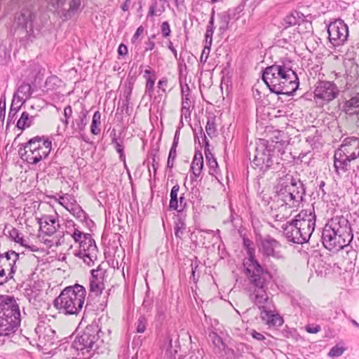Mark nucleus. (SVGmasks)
<instances>
[{"mask_svg":"<svg viewBox=\"0 0 359 359\" xmlns=\"http://www.w3.org/2000/svg\"><path fill=\"white\" fill-rule=\"evenodd\" d=\"M353 238L351 224L344 216H335L325 224L322 232L323 244L330 251H339Z\"/></svg>","mask_w":359,"mask_h":359,"instance_id":"f257e3e1","label":"nucleus"},{"mask_svg":"<svg viewBox=\"0 0 359 359\" xmlns=\"http://www.w3.org/2000/svg\"><path fill=\"white\" fill-rule=\"evenodd\" d=\"M86 296V288L79 284L66 287L53 302V305L65 315H78L81 311Z\"/></svg>","mask_w":359,"mask_h":359,"instance_id":"f03ea898","label":"nucleus"},{"mask_svg":"<svg viewBox=\"0 0 359 359\" xmlns=\"http://www.w3.org/2000/svg\"><path fill=\"white\" fill-rule=\"evenodd\" d=\"M52 148V142L45 136H36L22 144L18 150L20 158L27 163L37 164L46 158Z\"/></svg>","mask_w":359,"mask_h":359,"instance_id":"7ed1b4c3","label":"nucleus"},{"mask_svg":"<svg viewBox=\"0 0 359 359\" xmlns=\"http://www.w3.org/2000/svg\"><path fill=\"white\" fill-rule=\"evenodd\" d=\"M100 330L97 326L88 325L87 326L83 333L76 337L73 341L72 347L84 353V351L89 353L90 351H95L99 348V343L102 342L99 335Z\"/></svg>","mask_w":359,"mask_h":359,"instance_id":"20e7f679","label":"nucleus"},{"mask_svg":"<svg viewBox=\"0 0 359 359\" xmlns=\"http://www.w3.org/2000/svg\"><path fill=\"white\" fill-rule=\"evenodd\" d=\"M243 266L244 272L252 287L267 288L271 275L257 260L251 262H243Z\"/></svg>","mask_w":359,"mask_h":359,"instance_id":"39448f33","label":"nucleus"},{"mask_svg":"<svg viewBox=\"0 0 359 359\" xmlns=\"http://www.w3.org/2000/svg\"><path fill=\"white\" fill-rule=\"evenodd\" d=\"M292 221L310 238L316 226V216L314 208L302 210Z\"/></svg>","mask_w":359,"mask_h":359,"instance_id":"423d86ee","label":"nucleus"},{"mask_svg":"<svg viewBox=\"0 0 359 359\" xmlns=\"http://www.w3.org/2000/svg\"><path fill=\"white\" fill-rule=\"evenodd\" d=\"M330 41L334 46L341 45L348 36L347 25L342 20H336L327 26Z\"/></svg>","mask_w":359,"mask_h":359,"instance_id":"0eeeda50","label":"nucleus"},{"mask_svg":"<svg viewBox=\"0 0 359 359\" xmlns=\"http://www.w3.org/2000/svg\"><path fill=\"white\" fill-rule=\"evenodd\" d=\"M106 270L99 265L96 269L91 271L89 281V297H98L102 294L105 288Z\"/></svg>","mask_w":359,"mask_h":359,"instance_id":"6e6552de","label":"nucleus"},{"mask_svg":"<svg viewBox=\"0 0 359 359\" xmlns=\"http://www.w3.org/2000/svg\"><path fill=\"white\" fill-rule=\"evenodd\" d=\"M0 315L10 320H20L19 304L14 297L8 295L0 296Z\"/></svg>","mask_w":359,"mask_h":359,"instance_id":"1a4fd4ad","label":"nucleus"},{"mask_svg":"<svg viewBox=\"0 0 359 359\" xmlns=\"http://www.w3.org/2000/svg\"><path fill=\"white\" fill-rule=\"evenodd\" d=\"M97 252L95 241L90 235L89 238L83 241V243L79 247V250L75 253V256L83 259V262L90 266L97 259Z\"/></svg>","mask_w":359,"mask_h":359,"instance_id":"9d476101","label":"nucleus"},{"mask_svg":"<svg viewBox=\"0 0 359 359\" xmlns=\"http://www.w3.org/2000/svg\"><path fill=\"white\" fill-rule=\"evenodd\" d=\"M314 95L318 98L330 102L337 97L339 89L332 81H320L316 83Z\"/></svg>","mask_w":359,"mask_h":359,"instance_id":"9b49d317","label":"nucleus"},{"mask_svg":"<svg viewBox=\"0 0 359 359\" xmlns=\"http://www.w3.org/2000/svg\"><path fill=\"white\" fill-rule=\"evenodd\" d=\"M34 18V13L28 8L22 9L15 17V23L18 27L25 30L29 38L34 36L33 21Z\"/></svg>","mask_w":359,"mask_h":359,"instance_id":"f8f14e48","label":"nucleus"},{"mask_svg":"<svg viewBox=\"0 0 359 359\" xmlns=\"http://www.w3.org/2000/svg\"><path fill=\"white\" fill-rule=\"evenodd\" d=\"M287 74L288 75L284 78L280 79L279 86L280 88L278 91L276 90L275 94L292 95L298 89L299 79L296 72L292 69Z\"/></svg>","mask_w":359,"mask_h":359,"instance_id":"ddd939ff","label":"nucleus"},{"mask_svg":"<svg viewBox=\"0 0 359 359\" xmlns=\"http://www.w3.org/2000/svg\"><path fill=\"white\" fill-rule=\"evenodd\" d=\"M283 232L287 239L293 243L304 244L310 239L292 220L287 222Z\"/></svg>","mask_w":359,"mask_h":359,"instance_id":"4468645a","label":"nucleus"},{"mask_svg":"<svg viewBox=\"0 0 359 359\" xmlns=\"http://www.w3.org/2000/svg\"><path fill=\"white\" fill-rule=\"evenodd\" d=\"M18 258L19 254L13 250L0 255V268L10 275L9 278H13L16 270L15 263Z\"/></svg>","mask_w":359,"mask_h":359,"instance_id":"2eb2a0df","label":"nucleus"},{"mask_svg":"<svg viewBox=\"0 0 359 359\" xmlns=\"http://www.w3.org/2000/svg\"><path fill=\"white\" fill-rule=\"evenodd\" d=\"M335 152L351 160L355 159L359 156V140L355 137L351 138L349 141L345 140Z\"/></svg>","mask_w":359,"mask_h":359,"instance_id":"dca6fc26","label":"nucleus"},{"mask_svg":"<svg viewBox=\"0 0 359 359\" xmlns=\"http://www.w3.org/2000/svg\"><path fill=\"white\" fill-rule=\"evenodd\" d=\"M261 247L263 255L266 257H281L280 249L281 244L275 238L267 236L261 240Z\"/></svg>","mask_w":359,"mask_h":359,"instance_id":"f3484780","label":"nucleus"},{"mask_svg":"<svg viewBox=\"0 0 359 359\" xmlns=\"http://www.w3.org/2000/svg\"><path fill=\"white\" fill-rule=\"evenodd\" d=\"M40 231L46 235L54 234L60 228L57 216L44 215L39 220Z\"/></svg>","mask_w":359,"mask_h":359,"instance_id":"a211bd4d","label":"nucleus"},{"mask_svg":"<svg viewBox=\"0 0 359 359\" xmlns=\"http://www.w3.org/2000/svg\"><path fill=\"white\" fill-rule=\"evenodd\" d=\"M270 151L263 144L259 148L256 147L255 152L252 154V160L251 165L255 169H264L266 168L264 161L266 159L269 155Z\"/></svg>","mask_w":359,"mask_h":359,"instance_id":"6ab92c4d","label":"nucleus"},{"mask_svg":"<svg viewBox=\"0 0 359 359\" xmlns=\"http://www.w3.org/2000/svg\"><path fill=\"white\" fill-rule=\"evenodd\" d=\"M20 320H12L0 315V336H9L15 332Z\"/></svg>","mask_w":359,"mask_h":359,"instance_id":"aec40b11","label":"nucleus"},{"mask_svg":"<svg viewBox=\"0 0 359 359\" xmlns=\"http://www.w3.org/2000/svg\"><path fill=\"white\" fill-rule=\"evenodd\" d=\"M267 288L253 287L252 294H251L252 300L259 309L266 307L269 303V296L266 293Z\"/></svg>","mask_w":359,"mask_h":359,"instance_id":"412c9836","label":"nucleus"},{"mask_svg":"<svg viewBox=\"0 0 359 359\" xmlns=\"http://www.w3.org/2000/svg\"><path fill=\"white\" fill-rule=\"evenodd\" d=\"M304 18L305 16L300 12L292 11L283 19L281 25L284 29L299 25L301 22H304Z\"/></svg>","mask_w":359,"mask_h":359,"instance_id":"4be33fe9","label":"nucleus"},{"mask_svg":"<svg viewBox=\"0 0 359 359\" xmlns=\"http://www.w3.org/2000/svg\"><path fill=\"white\" fill-rule=\"evenodd\" d=\"M352 160L344 156L334 152V167L336 173L339 175L341 172L344 173L350 169V162Z\"/></svg>","mask_w":359,"mask_h":359,"instance_id":"5701e85b","label":"nucleus"},{"mask_svg":"<svg viewBox=\"0 0 359 359\" xmlns=\"http://www.w3.org/2000/svg\"><path fill=\"white\" fill-rule=\"evenodd\" d=\"M289 191L290 194H291L290 198H293V201H294L297 205L303 201L305 195V188L299 178L295 180L294 184L291 185Z\"/></svg>","mask_w":359,"mask_h":359,"instance_id":"b1692460","label":"nucleus"},{"mask_svg":"<svg viewBox=\"0 0 359 359\" xmlns=\"http://www.w3.org/2000/svg\"><path fill=\"white\" fill-rule=\"evenodd\" d=\"M201 134L203 135V142L205 146V158H206L207 163L210 167L209 173L210 175H214L215 173H216V169L217 168L218 164H217V162L216 159L215 158L213 154L211 153V151L210 150L209 141L208 140L205 135L204 133H203L202 129L201 130Z\"/></svg>","mask_w":359,"mask_h":359,"instance_id":"393cba45","label":"nucleus"},{"mask_svg":"<svg viewBox=\"0 0 359 359\" xmlns=\"http://www.w3.org/2000/svg\"><path fill=\"white\" fill-rule=\"evenodd\" d=\"M272 73L267 72V67L264 69L262 73V79L271 93H275L276 90L278 91L280 86L278 76L276 74L271 75Z\"/></svg>","mask_w":359,"mask_h":359,"instance_id":"a878e982","label":"nucleus"},{"mask_svg":"<svg viewBox=\"0 0 359 359\" xmlns=\"http://www.w3.org/2000/svg\"><path fill=\"white\" fill-rule=\"evenodd\" d=\"M33 91L30 84L23 83L19 86L18 91L14 93L13 99L22 101V104H24L27 100L31 97Z\"/></svg>","mask_w":359,"mask_h":359,"instance_id":"bb28decb","label":"nucleus"},{"mask_svg":"<svg viewBox=\"0 0 359 359\" xmlns=\"http://www.w3.org/2000/svg\"><path fill=\"white\" fill-rule=\"evenodd\" d=\"M187 94H185V91L184 88H182V108H181V116L182 118H184L185 119H188L191 116V102L189 99V93L190 89L189 86L187 85Z\"/></svg>","mask_w":359,"mask_h":359,"instance_id":"cd10ccee","label":"nucleus"},{"mask_svg":"<svg viewBox=\"0 0 359 359\" xmlns=\"http://www.w3.org/2000/svg\"><path fill=\"white\" fill-rule=\"evenodd\" d=\"M292 67L290 64L283 63L281 65L274 64L271 66L267 67V72L272 73L271 75H274V74H278L279 76L278 79H282L288 75V72L292 70Z\"/></svg>","mask_w":359,"mask_h":359,"instance_id":"c85d7f7f","label":"nucleus"},{"mask_svg":"<svg viewBox=\"0 0 359 359\" xmlns=\"http://www.w3.org/2000/svg\"><path fill=\"white\" fill-rule=\"evenodd\" d=\"M87 114L86 110H82L78 117L72 121V128L74 132L79 133L85 129L87 124Z\"/></svg>","mask_w":359,"mask_h":359,"instance_id":"c756f323","label":"nucleus"},{"mask_svg":"<svg viewBox=\"0 0 359 359\" xmlns=\"http://www.w3.org/2000/svg\"><path fill=\"white\" fill-rule=\"evenodd\" d=\"M297 179L291 173L283 174L278 177L276 189H280V190L283 189H290L291 185L294 184Z\"/></svg>","mask_w":359,"mask_h":359,"instance_id":"7c9ffc66","label":"nucleus"},{"mask_svg":"<svg viewBox=\"0 0 359 359\" xmlns=\"http://www.w3.org/2000/svg\"><path fill=\"white\" fill-rule=\"evenodd\" d=\"M357 109H359V93L347 100L344 105V111L347 114H355Z\"/></svg>","mask_w":359,"mask_h":359,"instance_id":"2f4dec72","label":"nucleus"},{"mask_svg":"<svg viewBox=\"0 0 359 359\" xmlns=\"http://www.w3.org/2000/svg\"><path fill=\"white\" fill-rule=\"evenodd\" d=\"M276 195L280 201H282L286 205H289V207H294L297 205L294 201H293V198H290L291 194H290L289 189H276Z\"/></svg>","mask_w":359,"mask_h":359,"instance_id":"473e14b6","label":"nucleus"},{"mask_svg":"<svg viewBox=\"0 0 359 359\" xmlns=\"http://www.w3.org/2000/svg\"><path fill=\"white\" fill-rule=\"evenodd\" d=\"M34 116H30L29 113L27 111H24L22 113L20 118L18 119L16 127L23 130L25 128L29 127L34 121Z\"/></svg>","mask_w":359,"mask_h":359,"instance_id":"72a5a7b5","label":"nucleus"},{"mask_svg":"<svg viewBox=\"0 0 359 359\" xmlns=\"http://www.w3.org/2000/svg\"><path fill=\"white\" fill-rule=\"evenodd\" d=\"M114 135L111 139V143L114 145L116 151L119 154V158L121 161L126 162V156L124 155V146H123V140H118L116 137V133L113 130Z\"/></svg>","mask_w":359,"mask_h":359,"instance_id":"f704fd0d","label":"nucleus"},{"mask_svg":"<svg viewBox=\"0 0 359 359\" xmlns=\"http://www.w3.org/2000/svg\"><path fill=\"white\" fill-rule=\"evenodd\" d=\"M180 190V186L176 184L172 187L170 191V201L169 204L170 210H177L179 208L178 205V200H177V193Z\"/></svg>","mask_w":359,"mask_h":359,"instance_id":"c9c22d12","label":"nucleus"},{"mask_svg":"<svg viewBox=\"0 0 359 359\" xmlns=\"http://www.w3.org/2000/svg\"><path fill=\"white\" fill-rule=\"evenodd\" d=\"M75 217L81 220L86 218V213L81 209V208L75 203H70V207L67 210Z\"/></svg>","mask_w":359,"mask_h":359,"instance_id":"e433bc0d","label":"nucleus"},{"mask_svg":"<svg viewBox=\"0 0 359 359\" xmlns=\"http://www.w3.org/2000/svg\"><path fill=\"white\" fill-rule=\"evenodd\" d=\"M101 114L97 111L94 113L90 126V131L93 135H98L100 133L99 126L100 125Z\"/></svg>","mask_w":359,"mask_h":359,"instance_id":"4c0bfd02","label":"nucleus"},{"mask_svg":"<svg viewBox=\"0 0 359 359\" xmlns=\"http://www.w3.org/2000/svg\"><path fill=\"white\" fill-rule=\"evenodd\" d=\"M252 242L250 239L246 238H243V245H244L245 248L246 249L247 253L249 256L248 260L247 261L244 260V262H251L257 260L255 259V249L253 248H252Z\"/></svg>","mask_w":359,"mask_h":359,"instance_id":"58836bf2","label":"nucleus"},{"mask_svg":"<svg viewBox=\"0 0 359 359\" xmlns=\"http://www.w3.org/2000/svg\"><path fill=\"white\" fill-rule=\"evenodd\" d=\"M10 238L15 243H19L20 245L26 247L27 244L25 243L22 234L16 229L12 228L9 231Z\"/></svg>","mask_w":359,"mask_h":359,"instance_id":"ea45409f","label":"nucleus"},{"mask_svg":"<svg viewBox=\"0 0 359 359\" xmlns=\"http://www.w3.org/2000/svg\"><path fill=\"white\" fill-rule=\"evenodd\" d=\"M205 130L210 137L215 136L217 132L215 116L209 117L208 118Z\"/></svg>","mask_w":359,"mask_h":359,"instance_id":"a19ab883","label":"nucleus"},{"mask_svg":"<svg viewBox=\"0 0 359 359\" xmlns=\"http://www.w3.org/2000/svg\"><path fill=\"white\" fill-rule=\"evenodd\" d=\"M90 236V233L81 232L77 229H74L73 233H72V238L76 243H79V247L83 243V241L89 238Z\"/></svg>","mask_w":359,"mask_h":359,"instance_id":"79ce46f5","label":"nucleus"},{"mask_svg":"<svg viewBox=\"0 0 359 359\" xmlns=\"http://www.w3.org/2000/svg\"><path fill=\"white\" fill-rule=\"evenodd\" d=\"M15 100L13 98L12 104L10 108V111L8 116V120H7V126L13 123L16 118L17 113L18 112L19 109H20V106L15 107Z\"/></svg>","mask_w":359,"mask_h":359,"instance_id":"37998d69","label":"nucleus"},{"mask_svg":"<svg viewBox=\"0 0 359 359\" xmlns=\"http://www.w3.org/2000/svg\"><path fill=\"white\" fill-rule=\"evenodd\" d=\"M186 229V224L182 219H179L175 224V235L177 238L182 239L184 231Z\"/></svg>","mask_w":359,"mask_h":359,"instance_id":"c03bdc74","label":"nucleus"},{"mask_svg":"<svg viewBox=\"0 0 359 359\" xmlns=\"http://www.w3.org/2000/svg\"><path fill=\"white\" fill-rule=\"evenodd\" d=\"M219 16V30L221 32H225L229 29L230 20L229 19L228 15H226L223 13H221L218 15Z\"/></svg>","mask_w":359,"mask_h":359,"instance_id":"a18cd8bd","label":"nucleus"},{"mask_svg":"<svg viewBox=\"0 0 359 359\" xmlns=\"http://www.w3.org/2000/svg\"><path fill=\"white\" fill-rule=\"evenodd\" d=\"M203 167V161H199L198 158L193 160L191 165V170L195 177H198L200 175Z\"/></svg>","mask_w":359,"mask_h":359,"instance_id":"49530a36","label":"nucleus"},{"mask_svg":"<svg viewBox=\"0 0 359 359\" xmlns=\"http://www.w3.org/2000/svg\"><path fill=\"white\" fill-rule=\"evenodd\" d=\"M10 59V52L7 50L6 45L0 43V64L6 65Z\"/></svg>","mask_w":359,"mask_h":359,"instance_id":"de8ad7c7","label":"nucleus"},{"mask_svg":"<svg viewBox=\"0 0 359 359\" xmlns=\"http://www.w3.org/2000/svg\"><path fill=\"white\" fill-rule=\"evenodd\" d=\"M165 11L164 6H161V8H157V1H155L151 4L149 7L148 16H154L156 15H160Z\"/></svg>","mask_w":359,"mask_h":359,"instance_id":"09e8293b","label":"nucleus"},{"mask_svg":"<svg viewBox=\"0 0 359 359\" xmlns=\"http://www.w3.org/2000/svg\"><path fill=\"white\" fill-rule=\"evenodd\" d=\"M242 10L243 9L241 6H238L233 9H229L228 11L222 13L226 15H228L230 20H236L239 18L238 15L242 11Z\"/></svg>","mask_w":359,"mask_h":359,"instance_id":"8fccbe9b","label":"nucleus"},{"mask_svg":"<svg viewBox=\"0 0 359 359\" xmlns=\"http://www.w3.org/2000/svg\"><path fill=\"white\" fill-rule=\"evenodd\" d=\"M156 77L152 76V78H148L146 80L145 84V93L151 96L154 90V84Z\"/></svg>","mask_w":359,"mask_h":359,"instance_id":"3c124183","label":"nucleus"},{"mask_svg":"<svg viewBox=\"0 0 359 359\" xmlns=\"http://www.w3.org/2000/svg\"><path fill=\"white\" fill-rule=\"evenodd\" d=\"M147 322L144 317L140 316L137 320L136 331L138 333H143L145 331Z\"/></svg>","mask_w":359,"mask_h":359,"instance_id":"603ef678","label":"nucleus"},{"mask_svg":"<svg viewBox=\"0 0 359 359\" xmlns=\"http://www.w3.org/2000/svg\"><path fill=\"white\" fill-rule=\"evenodd\" d=\"M344 351V348L343 347L336 345L330 349V352L328 353V355L330 357H338L342 355Z\"/></svg>","mask_w":359,"mask_h":359,"instance_id":"864d4df0","label":"nucleus"},{"mask_svg":"<svg viewBox=\"0 0 359 359\" xmlns=\"http://www.w3.org/2000/svg\"><path fill=\"white\" fill-rule=\"evenodd\" d=\"M261 311V318L266 322V323L270 325V318H272L273 313L266 310V307L259 309Z\"/></svg>","mask_w":359,"mask_h":359,"instance_id":"5fc2aeb1","label":"nucleus"},{"mask_svg":"<svg viewBox=\"0 0 359 359\" xmlns=\"http://www.w3.org/2000/svg\"><path fill=\"white\" fill-rule=\"evenodd\" d=\"M283 323V320L278 314H273L272 318H270V325L280 326Z\"/></svg>","mask_w":359,"mask_h":359,"instance_id":"6e6d98bb","label":"nucleus"},{"mask_svg":"<svg viewBox=\"0 0 359 359\" xmlns=\"http://www.w3.org/2000/svg\"><path fill=\"white\" fill-rule=\"evenodd\" d=\"M6 97L3 95L0 100V118L4 121L6 116Z\"/></svg>","mask_w":359,"mask_h":359,"instance_id":"4d7b16f0","label":"nucleus"},{"mask_svg":"<svg viewBox=\"0 0 359 359\" xmlns=\"http://www.w3.org/2000/svg\"><path fill=\"white\" fill-rule=\"evenodd\" d=\"M161 33H162L163 36L165 38H167L168 36H170L171 31H170L169 23L167 21L162 22V24L161 25Z\"/></svg>","mask_w":359,"mask_h":359,"instance_id":"13d9d810","label":"nucleus"},{"mask_svg":"<svg viewBox=\"0 0 359 359\" xmlns=\"http://www.w3.org/2000/svg\"><path fill=\"white\" fill-rule=\"evenodd\" d=\"M10 275L0 268V285H4L13 278H9Z\"/></svg>","mask_w":359,"mask_h":359,"instance_id":"bf43d9fd","label":"nucleus"},{"mask_svg":"<svg viewBox=\"0 0 359 359\" xmlns=\"http://www.w3.org/2000/svg\"><path fill=\"white\" fill-rule=\"evenodd\" d=\"M305 330L307 332L311 334L318 333L320 330V326L319 325H307L305 327Z\"/></svg>","mask_w":359,"mask_h":359,"instance_id":"052dcab7","label":"nucleus"},{"mask_svg":"<svg viewBox=\"0 0 359 359\" xmlns=\"http://www.w3.org/2000/svg\"><path fill=\"white\" fill-rule=\"evenodd\" d=\"M69 196H60L59 198V203L60 205H62L63 207H65L67 210L70 207V203H72L69 201V199L68 198Z\"/></svg>","mask_w":359,"mask_h":359,"instance_id":"680f3d73","label":"nucleus"},{"mask_svg":"<svg viewBox=\"0 0 359 359\" xmlns=\"http://www.w3.org/2000/svg\"><path fill=\"white\" fill-rule=\"evenodd\" d=\"M264 162L266 168L264 169H259L262 172H264L266 170H268L270 168H271V166L273 165V161H272V158H271V154L269 155H268V157L266 158L265 161H264Z\"/></svg>","mask_w":359,"mask_h":359,"instance_id":"e2e57ef3","label":"nucleus"},{"mask_svg":"<svg viewBox=\"0 0 359 359\" xmlns=\"http://www.w3.org/2000/svg\"><path fill=\"white\" fill-rule=\"evenodd\" d=\"M152 76L156 77V73L151 67H148V69H145L144 72L143 77L147 79L148 78H152Z\"/></svg>","mask_w":359,"mask_h":359,"instance_id":"0e129e2a","label":"nucleus"},{"mask_svg":"<svg viewBox=\"0 0 359 359\" xmlns=\"http://www.w3.org/2000/svg\"><path fill=\"white\" fill-rule=\"evenodd\" d=\"M168 79L164 77L162 79L159 80L158 82V88L159 89H161L163 92H165L166 91V89H165V87L167 86L168 85Z\"/></svg>","mask_w":359,"mask_h":359,"instance_id":"69168bd1","label":"nucleus"},{"mask_svg":"<svg viewBox=\"0 0 359 359\" xmlns=\"http://www.w3.org/2000/svg\"><path fill=\"white\" fill-rule=\"evenodd\" d=\"M209 51H210V48L205 47V48L203 49V50L201 53V58H200V62L201 63L205 64L206 62L207 59L208 57Z\"/></svg>","mask_w":359,"mask_h":359,"instance_id":"338daca9","label":"nucleus"},{"mask_svg":"<svg viewBox=\"0 0 359 359\" xmlns=\"http://www.w3.org/2000/svg\"><path fill=\"white\" fill-rule=\"evenodd\" d=\"M72 107L70 105H67L65 109H64V118H68L69 119L72 116Z\"/></svg>","mask_w":359,"mask_h":359,"instance_id":"774afa93","label":"nucleus"}]
</instances>
